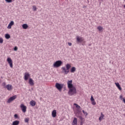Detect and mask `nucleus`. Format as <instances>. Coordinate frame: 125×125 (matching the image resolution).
I'll list each match as a JSON object with an SVG mask.
<instances>
[{
	"label": "nucleus",
	"mask_w": 125,
	"mask_h": 125,
	"mask_svg": "<svg viewBox=\"0 0 125 125\" xmlns=\"http://www.w3.org/2000/svg\"><path fill=\"white\" fill-rule=\"evenodd\" d=\"M68 88H69V91L68 94L69 95H74V94H76L77 93V89H76V87L74 86L73 85V81L69 80L67 82Z\"/></svg>",
	"instance_id": "nucleus-1"
},
{
	"label": "nucleus",
	"mask_w": 125,
	"mask_h": 125,
	"mask_svg": "<svg viewBox=\"0 0 125 125\" xmlns=\"http://www.w3.org/2000/svg\"><path fill=\"white\" fill-rule=\"evenodd\" d=\"M71 68V64L69 63H67L66 64V67L65 66H63L62 67V73L64 74V75H67V74L69 73V70Z\"/></svg>",
	"instance_id": "nucleus-2"
},
{
	"label": "nucleus",
	"mask_w": 125,
	"mask_h": 125,
	"mask_svg": "<svg viewBox=\"0 0 125 125\" xmlns=\"http://www.w3.org/2000/svg\"><path fill=\"white\" fill-rule=\"evenodd\" d=\"M62 64H63V62L62 61H57L54 63L53 67H54V68H59V67L62 66Z\"/></svg>",
	"instance_id": "nucleus-3"
},
{
	"label": "nucleus",
	"mask_w": 125,
	"mask_h": 125,
	"mask_svg": "<svg viewBox=\"0 0 125 125\" xmlns=\"http://www.w3.org/2000/svg\"><path fill=\"white\" fill-rule=\"evenodd\" d=\"M63 86H64V84L56 83L55 87L60 92L62 91V88H63Z\"/></svg>",
	"instance_id": "nucleus-4"
},
{
	"label": "nucleus",
	"mask_w": 125,
	"mask_h": 125,
	"mask_svg": "<svg viewBox=\"0 0 125 125\" xmlns=\"http://www.w3.org/2000/svg\"><path fill=\"white\" fill-rule=\"evenodd\" d=\"M7 62L10 65V68H13V62L12 60L10 58H8L7 59Z\"/></svg>",
	"instance_id": "nucleus-5"
},
{
	"label": "nucleus",
	"mask_w": 125,
	"mask_h": 125,
	"mask_svg": "<svg viewBox=\"0 0 125 125\" xmlns=\"http://www.w3.org/2000/svg\"><path fill=\"white\" fill-rule=\"evenodd\" d=\"M76 40H77V43H82L84 41V39L83 37H80L79 36H77L76 37Z\"/></svg>",
	"instance_id": "nucleus-6"
},
{
	"label": "nucleus",
	"mask_w": 125,
	"mask_h": 125,
	"mask_svg": "<svg viewBox=\"0 0 125 125\" xmlns=\"http://www.w3.org/2000/svg\"><path fill=\"white\" fill-rule=\"evenodd\" d=\"M17 98V96L15 95L12 97H10L8 99V101H7V103H11L12 101H13V100H15Z\"/></svg>",
	"instance_id": "nucleus-7"
},
{
	"label": "nucleus",
	"mask_w": 125,
	"mask_h": 125,
	"mask_svg": "<svg viewBox=\"0 0 125 125\" xmlns=\"http://www.w3.org/2000/svg\"><path fill=\"white\" fill-rule=\"evenodd\" d=\"M21 108L23 112V113H26L27 111V106H26L24 104H21Z\"/></svg>",
	"instance_id": "nucleus-8"
},
{
	"label": "nucleus",
	"mask_w": 125,
	"mask_h": 125,
	"mask_svg": "<svg viewBox=\"0 0 125 125\" xmlns=\"http://www.w3.org/2000/svg\"><path fill=\"white\" fill-rule=\"evenodd\" d=\"M30 77V74L29 73H24V80L25 81H28L29 78Z\"/></svg>",
	"instance_id": "nucleus-9"
},
{
	"label": "nucleus",
	"mask_w": 125,
	"mask_h": 125,
	"mask_svg": "<svg viewBox=\"0 0 125 125\" xmlns=\"http://www.w3.org/2000/svg\"><path fill=\"white\" fill-rule=\"evenodd\" d=\"M13 25H14V21H12L8 24L7 26V29H11V27H12Z\"/></svg>",
	"instance_id": "nucleus-10"
},
{
	"label": "nucleus",
	"mask_w": 125,
	"mask_h": 125,
	"mask_svg": "<svg viewBox=\"0 0 125 125\" xmlns=\"http://www.w3.org/2000/svg\"><path fill=\"white\" fill-rule=\"evenodd\" d=\"M78 125V119H77V118L75 117L72 122V125Z\"/></svg>",
	"instance_id": "nucleus-11"
},
{
	"label": "nucleus",
	"mask_w": 125,
	"mask_h": 125,
	"mask_svg": "<svg viewBox=\"0 0 125 125\" xmlns=\"http://www.w3.org/2000/svg\"><path fill=\"white\" fill-rule=\"evenodd\" d=\"M6 87L7 89H8L9 91L11 90V89H12V88H13V87H12V85H11V84H7L6 86Z\"/></svg>",
	"instance_id": "nucleus-12"
},
{
	"label": "nucleus",
	"mask_w": 125,
	"mask_h": 125,
	"mask_svg": "<svg viewBox=\"0 0 125 125\" xmlns=\"http://www.w3.org/2000/svg\"><path fill=\"white\" fill-rule=\"evenodd\" d=\"M56 114H57V112H56V110H54L52 112V116L53 117V118H55V117H56Z\"/></svg>",
	"instance_id": "nucleus-13"
},
{
	"label": "nucleus",
	"mask_w": 125,
	"mask_h": 125,
	"mask_svg": "<svg viewBox=\"0 0 125 125\" xmlns=\"http://www.w3.org/2000/svg\"><path fill=\"white\" fill-rule=\"evenodd\" d=\"M29 83L30 85H34V80H33L32 78H29Z\"/></svg>",
	"instance_id": "nucleus-14"
},
{
	"label": "nucleus",
	"mask_w": 125,
	"mask_h": 125,
	"mask_svg": "<svg viewBox=\"0 0 125 125\" xmlns=\"http://www.w3.org/2000/svg\"><path fill=\"white\" fill-rule=\"evenodd\" d=\"M30 104L31 106H32V107H34V106H36V101L34 100H32L31 101H30Z\"/></svg>",
	"instance_id": "nucleus-15"
},
{
	"label": "nucleus",
	"mask_w": 125,
	"mask_h": 125,
	"mask_svg": "<svg viewBox=\"0 0 125 125\" xmlns=\"http://www.w3.org/2000/svg\"><path fill=\"white\" fill-rule=\"evenodd\" d=\"M19 124H20V121L16 120L13 122L12 125H18Z\"/></svg>",
	"instance_id": "nucleus-16"
},
{
	"label": "nucleus",
	"mask_w": 125,
	"mask_h": 125,
	"mask_svg": "<svg viewBox=\"0 0 125 125\" xmlns=\"http://www.w3.org/2000/svg\"><path fill=\"white\" fill-rule=\"evenodd\" d=\"M22 27L24 29L26 30L27 29V28H28L29 27V26L28 25V24L24 23L22 25Z\"/></svg>",
	"instance_id": "nucleus-17"
},
{
	"label": "nucleus",
	"mask_w": 125,
	"mask_h": 125,
	"mask_svg": "<svg viewBox=\"0 0 125 125\" xmlns=\"http://www.w3.org/2000/svg\"><path fill=\"white\" fill-rule=\"evenodd\" d=\"M104 114L102 112L101 113V116H100L99 120V121H101L103 120V118H104Z\"/></svg>",
	"instance_id": "nucleus-18"
},
{
	"label": "nucleus",
	"mask_w": 125,
	"mask_h": 125,
	"mask_svg": "<svg viewBox=\"0 0 125 125\" xmlns=\"http://www.w3.org/2000/svg\"><path fill=\"white\" fill-rule=\"evenodd\" d=\"M76 71V68L75 66H73L70 69V73H75Z\"/></svg>",
	"instance_id": "nucleus-19"
},
{
	"label": "nucleus",
	"mask_w": 125,
	"mask_h": 125,
	"mask_svg": "<svg viewBox=\"0 0 125 125\" xmlns=\"http://www.w3.org/2000/svg\"><path fill=\"white\" fill-rule=\"evenodd\" d=\"M5 38L6 40H9L10 39V35L8 34H6L5 35Z\"/></svg>",
	"instance_id": "nucleus-20"
},
{
	"label": "nucleus",
	"mask_w": 125,
	"mask_h": 125,
	"mask_svg": "<svg viewBox=\"0 0 125 125\" xmlns=\"http://www.w3.org/2000/svg\"><path fill=\"white\" fill-rule=\"evenodd\" d=\"M97 29H98V30H99V31L101 32V31H102L103 30V27H102L101 26H99L97 27Z\"/></svg>",
	"instance_id": "nucleus-21"
},
{
	"label": "nucleus",
	"mask_w": 125,
	"mask_h": 125,
	"mask_svg": "<svg viewBox=\"0 0 125 125\" xmlns=\"http://www.w3.org/2000/svg\"><path fill=\"white\" fill-rule=\"evenodd\" d=\"M74 105L75 106L76 108H78V109H80L81 108V106L77 104H74Z\"/></svg>",
	"instance_id": "nucleus-22"
},
{
	"label": "nucleus",
	"mask_w": 125,
	"mask_h": 125,
	"mask_svg": "<svg viewBox=\"0 0 125 125\" xmlns=\"http://www.w3.org/2000/svg\"><path fill=\"white\" fill-rule=\"evenodd\" d=\"M14 117L15 119H19V117L18 116V114H15L14 115Z\"/></svg>",
	"instance_id": "nucleus-23"
},
{
	"label": "nucleus",
	"mask_w": 125,
	"mask_h": 125,
	"mask_svg": "<svg viewBox=\"0 0 125 125\" xmlns=\"http://www.w3.org/2000/svg\"><path fill=\"white\" fill-rule=\"evenodd\" d=\"M83 113L84 114V116H87V112H85L84 110H82Z\"/></svg>",
	"instance_id": "nucleus-24"
},
{
	"label": "nucleus",
	"mask_w": 125,
	"mask_h": 125,
	"mask_svg": "<svg viewBox=\"0 0 125 125\" xmlns=\"http://www.w3.org/2000/svg\"><path fill=\"white\" fill-rule=\"evenodd\" d=\"M33 11H37V7L35 5L33 6Z\"/></svg>",
	"instance_id": "nucleus-25"
},
{
	"label": "nucleus",
	"mask_w": 125,
	"mask_h": 125,
	"mask_svg": "<svg viewBox=\"0 0 125 125\" xmlns=\"http://www.w3.org/2000/svg\"><path fill=\"white\" fill-rule=\"evenodd\" d=\"M6 2L8 3H10V2H12V0H5Z\"/></svg>",
	"instance_id": "nucleus-26"
},
{
	"label": "nucleus",
	"mask_w": 125,
	"mask_h": 125,
	"mask_svg": "<svg viewBox=\"0 0 125 125\" xmlns=\"http://www.w3.org/2000/svg\"><path fill=\"white\" fill-rule=\"evenodd\" d=\"M91 102H92V105H96V102H95V100L92 101Z\"/></svg>",
	"instance_id": "nucleus-27"
},
{
	"label": "nucleus",
	"mask_w": 125,
	"mask_h": 125,
	"mask_svg": "<svg viewBox=\"0 0 125 125\" xmlns=\"http://www.w3.org/2000/svg\"><path fill=\"white\" fill-rule=\"evenodd\" d=\"M25 123H29V118H25L24 120Z\"/></svg>",
	"instance_id": "nucleus-28"
},
{
	"label": "nucleus",
	"mask_w": 125,
	"mask_h": 125,
	"mask_svg": "<svg viewBox=\"0 0 125 125\" xmlns=\"http://www.w3.org/2000/svg\"><path fill=\"white\" fill-rule=\"evenodd\" d=\"M79 118L80 120L81 121V122L83 120V117L79 116Z\"/></svg>",
	"instance_id": "nucleus-29"
},
{
	"label": "nucleus",
	"mask_w": 125,
	"mask_h": 125,
	"mask_svg": "<svg viewBox=\"0 0 125 125\" xmlns=\"http://www.w3.org/2000/svg\"><path fill=\"white\" fill-rule=\"evenodd\" d=\"M115 84L116 85L117 87H118V86H119L120 85V83H115Z\"/></svg>",
	"instance_id": "nucleus-30"
},
{
	"label": "nucleus",
	"mask_w": 125,
	"mask_h": 125,
	"mask_svg": "<svg viewBox=\"0 0 125 125\" xmlns=\"http://www.w3.org/2000/svg\"><path fill=\"white\" fill-rule=\"evenodd\" d=\"M3 42V39H2L1 38H0V43H2Z\"/></svg>",
	"instance_id": "nucleus-31"
},
{
	"label": "nucleus",
	"mask_w": 125,
	"mask_h": 125,
	"mask_svg": "<svg viewBox=\"0 0 125 125\" xmlns=\"http://www.w3.org/2000/svg\"><path fill=\"white\" fill-rule=\"evenodd\" d=\"M90 100H91V101H94V98H93V96H91Z\"/></svg>",
	"instance_id": "nucleus-32"
},
{
	"label": "nucleus",
	"mask_w": 125,
	"mask_h": 125,
	"mask_svg": "<svg viewBox=\"0 0 125 125\" xmlns=\"http://www.w3.org/2000/svg\"><path fill=\"white\" fill-rule=\"evenodd\" d=\"M18 49V48L16 46H15L14 48V50H15V51H17Z\"/></svg>",
	"instance_id": "nucleus-33"
},
{
	"label": "nucleus",
	"mask_w": 125,
	"mask_h": 125,
	"mask_svg": "<svg viewBox=\"0 0 125 125\" xmlns=\"http://www.w3.org/2000/svg\"><path fill=\"white\" fill-rule=\"evenodd\" d=\"M117 88H118V89H119V90H122V87H121V85L117 87Z\"/></svg>",
	"instance_id": "nucleus-34"
},
{
	"label": "nucleus",
	"mask_w": 125,
	"mask_h": 125,
	"mask_svg": "<svg viewBox=\"0 0 125 125\" xmlns=\"http://www.w3.org/2000/svg\"><path fill=\"white\" fill-rule=\"evenodd\" d=\"M68 45H69V46H71V45H72V43H71V42H68Z\"/></svg>",
	"instance_id": "nucleus-35"
},
{
	"label": "nucleus",
	"mask_w": 125,
	"mask_h": 125,
	"mask_svg": "<svg viewBox=\"0 0 125 125\" xmlns=\"http://www.w3.org/2000/svg\"><path fill=\"white\" fill-rule=\"evenodd\" d=\"M120 98L121 100H122V99H123V96L122 95H120Z\"/></svg>",
	"instance_id": "nucleus-36"
},
{
	"label": "nucleus",
	"mask_w": 125,
	"mask_h": 125,
	"mask_svg": "<svg viewBox=\"0 0 125 125\" xmlns=\"http://www.w3.org/2000/svg\"><path fill=\"white\" fill-rule=\"evenodd\" d=\"M80 124H81L80 125H83V122L81 121Z\"/></svg>",
	"instance_id": "nucleus-37"
},
{
	"label": "nucleus",
	"mask_w": 125,
	"mask_h": 125,
	"mask_svg": "<svg viewBox=\"0 0 125 125\" xmlns=\"http://www.w3.org/2000/svg\"><path fill=\"white\" fill-rule=\"evenodd\" d=\"M2 84V85H5V82L3 83Z\"/></svg>",
	"instance_id": "nucleus-38"
},
{
	"label": "nucleus",
	"mask_w": 125,
	"mask_h": 125,
	"mask_svg": "<svg viewBox=\"0 0 125 125\" xmlns=\"http://www.w3.org/2000/svg\"><path fill=\"white\" fill-rule=\"evenodd\" d=\"M84 7H85V6H83V8H84Z\"/></svg>",
	"instance_id": "nucleus-39"
},
{
	"label": "nucleus",
	"mask_w": 125,
	"mask_h": 125,
	"mask_svg": "<svg viewBox=\"0 0 125 125\" xmlns=\"http://www.w3.org/2000/svg\"><path fill=\"white\" fill-rule=\"evenodd\" d=\"M124 7L125 8V5H124Z\"/></svg>",
	"instance_id": "nucleus-40"
}]
</instances>
